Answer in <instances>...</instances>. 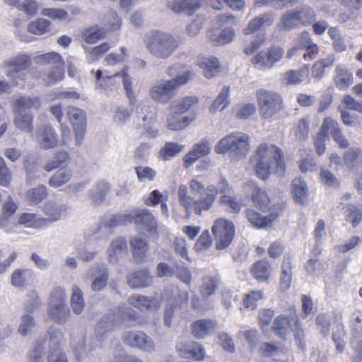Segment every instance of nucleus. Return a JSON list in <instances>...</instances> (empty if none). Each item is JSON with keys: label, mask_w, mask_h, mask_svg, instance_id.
<instances>
[{"label": "nucleus", "mask_w": 362, "mask_h": 362, "mask_svg": "<svg viewBox=\"0 0 362 362\" xmlns=\"http://www.w3.org/2000/svg\"><path fill=\"white\" fill-rule=\"evenodd\" d=\"M183 146L175 142H166L158 152V157L162 160H168L178 154Z\"/></svg>", "instance_id": "nucleus-49"}, {"label": "nucleus", "mask_w": 362, "mask_h": 362, "mask_svg": "<svg viewBox=\"0 0 362 362\" xmlns=\"http://www.w3.org/2000/svg\"><path fill=\"white\" fill-rule=\"evenodd\" d=\"M216 327V322L211 319H202L194 321L191 325L192 334L198 339L204 337L213 332Z\"/></svg>", "instance_id": "nucleus-22"}, {"label": "nucleus", "mask_w": 362, "mask_h": 362, "mask_svg": "<svg viewBox=\"0 0 362 362\" xmlns=\"http://www.w3.org/2000/svg\"><path fill=\"white\" fill-rule=\"evenodd\" d=\"M128 303L141 311L157 310L161 305V300L154 297L142 295H133L128 299Z\"/></svg>", "instance_id": "nucleus-17"}, {"label": "nucleus", "mask_w": 362, "mask_h": 362, "mask_svg": "<svg viewBox=\"0 0 362 362\" xmlns=\"http://www.w3.org/2000/svg\"><path fill=\"white\" fill-rule=\"evenodd\" d=\"M272 266L267 259L255 262L250 268V274L257 281H267L271 276Z\"/></svg>", "instance_id": "nucleus-23"}, {"label": "nucleus", "mask_w": 362, "mask_h": 362, "mask_svg": "<svg viewBox=\"0 0 362 362\" xmlns=\"http://www.w3.org/2000/svg\"><path fill=\"white\" fill-rule=\"evenodd\" d=\"M336 76L334 82L336 86L340 89H344L349 87L352 81V74L343 66L339 65L335 69Z\"/></svg>", "instance_id": "nucleus-41"}, {"label": "nucleus", "mask_w": 362, "mask_h": 362, "mask_svg": "<svg viewBox=\"0 0 362 362\" xmlns=\"http://www.w3.org/2000/svg\"><path fill=\"white\" fill-rule=\"evenodd\" d=\"M67 117L74 128L76 143L77 145H80L83 140L86 129L85 112L76 107H69Z\"/></svg>", "instance_id": "nucleus-12"}, {"label": "nucleus", "mask_w": 362, "mask_h": 362, "mask_svg": "<svg viewBox=\"0 0 362 362\" xmlns=\"http://www.w3.org/2000/svg\"><path fill=\"white\" fill-rule=\"evenodd\" d=\"M344 164L349 169L356 168L362 165V149L350 148L343 156Z\"/></svg>", "instance_id": "nucleus-37"}, {"label": "nucleus", "mask_w": 362, "mask_h": 362, "mask_svg": "<svg viewBox=\"0 0 362 362\" xmlns=\"http://www.w3.org/2000/svg\"><path fill=\"white\" fill-rule=\"evenodd\" d=\"M132 223L142 226L148 231L156 230L157 228L154 216L148 210L146 209L138 210L129 214L113 215L109 219L107 226L110 228H112Z\"/></svg>", "instance_id": "nucleus-6"}, {"label": "nucleus", "mask_w": 362, "mask_h": 362, "mask_svg": "<svg viewBox=\"0 0 362 362\" xmlns=\"http://www.w3.org/2000/svg\"><path fill=\"white\" fill-rule=\"evenodd\" d=\"M14 123L16 126L21 130L28 132L33 131V117L31 115H23L19 112L15 117Z\"/></svg>", "instance_id": "nucleus-57"}, {"label": "nucleus", "mask_w": 362, "mask_h": 362, "mask_svg": "<svg viewBox=\"0 0 362 362\" xmlns=\"http://www.w3.org/2000/svg\"><path fill=\"white\" fill-rule=\"evenodd\" d=\"M13 106L18 112L25 110H38L41 106V101L37 96L22 95L13 101Z\"/></svg>", "instance_id": "nucleus-30"}, {"label": "nucleus", "mask_w": 362, "mask_h": 362, "mask_svg": "<svg viewBox=\"0 0 362 362\" xmlns=\"http://www.w3.org/2000/svg\"><path fill=\"white\" fill-rule=\"evenodd\" d=\"M329 139V127H327L325 119L315 139V147L319 156H322L326 149V141Z\"/></svg>", "instance_id": "nucleus-45"}, {"label": "nucleus", "mask_w": 362, "mask_h": 362, "mask_svg": "<svg viewBox=\"0 0 362 362\" xmlns=\"http://www.w3.org/2000/svg\"><path fill=\"white\" fill-rule=\"evenodd\" d=\"M107 35V30L98 25H93L83 30L81 37L88 44H95L104 39Z\"/></svg>", "instance_id": "nucleus-34"}, {"label": "nucleus", "mask_w": 362, "mask_h": 362, "mask_svg": "<svg viewBox=\"0 0 362 362\" xmlns=\"http://www.w3.org/2000/svg\"><path fill=\"white\" fill-rule=\"evenodd\" d=\"M31 64V58L26 54H19L5 62V66L15 72L27 69Z\"/></svg>", "instance_id": "nucleus-39"}, {"label": "nucleus", "mask_w": 362, "mask_h": 362, "mask_svg": "<svg viewBox=\"0 0 362 362\" xmlns=\"http://www.w3.org/2000/svg\"><path fill=\"white\" fill-rule=\"evenodd\" d=\"M221 205L226 206L230 212L238 214L243 207V203L236 197L223 194L220 197Z\"/></svg>", "instance_id": "nucleus-54"}, {"label": "nucleus", "mask_w": 362, "mask_h": 362, "mask_svg": "<svg viewBox=\"0 0 362 362\" xmlns=\"http://www.w3.org/2000/svg\"><path fill=\"white\" fill-rule=\"evenodd\" d=\"M248 166L262 180H267L272 173L282 175L286 171L284 153L276 145L262 143L250 156Z\"/></svg>", "instance_id": "nucleus-3"}, {"label": "nucleus", "mask_w": 362, "mask_h": 362, "mask_svg": "<svg viewBox=\"0 0 362 362\" xmlns=\"http://www.w3.org/2000/svg\"><path fill=\"white\" fill-rule=\"evenodd\" d=\"M211 232L214 237L216 249L222 250L228 247L232 243L235 234V228L231 221L219 218L214 221Z\"/></svg>", "instance_id": "nucleus-9"}, {"label": "nucleus", "mask_w": 362, "mask_h": 362, "mask_svg": "<svg viewBox=\"0 0 362 362\" xmlns=\"http://www.w3.org/2000/svg\"><path fill=\"white\" fill-rule=\"evenodd\" d=\"M326 124L329 127V134H331L334 140L342 148H348L349 142L342 134L339 123L330 117L325 118Z\"/></svg>", "instance_id": "nucleus-32"}, {"label": "nucleus", "mask_w": 362, "mask_h": 362, "mask_svg": "<svg viewBox=\"0 0 362 362\" xmlns=\"http://www.w3.org/2000/svg\"><path fill=\"white\" fill-rule=\"evenodd\" d=\"M309 123L308 117H304L299 121L297 131H296V139L298 141H303L308 139L309 135Z\"/></svg>", "instance_id": "nucleus-64"}, {"label": "nucleus", "mask_w": 362, "mask_h": 362, "mask_svg": "<svg viewBox=\"0 0 362 362\" xmlns=\"http://www.w3.org/2000/svg\"><path fill=\"white\" fill-rule=\"evenodd\" d=\"M210 153V146L207 141H202L194 145L183 158V166L187 169L198 159L207 156Z\"/></svg>", "instance_id": "nucleus-20"}, {"label": "nucleus", "mask_w": 362, "mask_h": 362, "mask_svg": "<svg viewBox=\"0 0 362 362\" xmlns=\"http://www.w3.org/2000/svg\"><path fill=\"white\" fill-rule=\"evenodd\" d=\"M152 279L147 269L131 273L127 276L128 284L132 288L148 286Z\"/></svg>", "instance_id": "nucleus-27"}, {"label": "nucleus", "mask_w": 362, "mask_h": 362, "mask_svg": "<svg viewBox=\"0 0 362 362\" xmlns=\"http://www.w3.org/2000/svg\"><path fill=\"white\" fill-rule=\"evenodd\" d=\"M70 314L69 308L65 304V292L57 288L51 294L49 317L56 322L66 321Z\"/></svg>", "instance_id": "nucleus-11"}, {"label": "nucleus", "mask_w": 362, "mask_h": 362, "mask_svg": "<svg viewBox=\"0 0 362 362\" xmlns=\"http://www.w3.org/2000/svg\"><path fill=\"white\" fill-rule=\"evenodd\" d=\"M141 114L142 116V120L144 122V127L146 133L151 135L152 137H155L158 134L157 130H152L151 127L156 120V110L154 107H151L148 105H144L141 108Z\"/></svg>", "instance_id": "nucleus-28"}, {"label": "nucleus", "mask_w": 362, "mask_h": 362, "mask_svg": "<svg viewBox=\"0 0 362 362\" xmlns=\"http://www.w3.org/2000/svg\"><path fill=\"white\" fill-rule=\"evenodd\" d=\"M283 54L282 49L274 46L271 47L267 52H259L255 55L251 59V62L254 65H259L262 68H270L282 58Z\"/></svg>", "instance_id": "nucleus-16"}, {"label": "nucleus", "mask_w": 362, "mask_h": 362, "mask_svg": "<svg viewBox=\"0 0 362 362\" xmlns=\"http://www.w3.org/2000/svg\"><path fill=\"white\" fill-rule=\"evenodd\" d=\"M134 170L140 182L152 181L156 176V171L148 166H137Z\"/></svg>", "instance_id": "nucleus-60"}, {"label": "nucleus", "mask_w": 362, "mask_h": 362, "mask_svg": "<svg viewBox=\"0 0 362 362\" xmlns=\"http://www.w3.org/2000/svg\"><path fill=\"white\" fill-rule=\"evenodd\" d=\"M198 66L202 69L204 76L211 78L216 76L221 69L220 63L216 57H204L198 63Z\"/></svg>", "instance_id": "nucleus-29"}, {"label": "nucleus", "mask_w": 362, "mask_h": 362, "mask_svg": "<svg viewBox=\"0 0 362 362\" xmlns=\"http://www.w3.org/2000/svg\"><path fill=\"white\" fill-rule=\"evenodd\" d=\"M256 97L259 112L263 119H271L284 109L282 97L276 92L259 89Z\"/></svg>", "instance_id": "nucleus-7"}, {"label": "nucleus", "mask_w": 362, "mask_h": 362, "mask_svg": "<svg viewBox=\"0 0 362 362\" xmlns=\"http://www.w3.org/2000/svg\"><path fill=\"white\" fill-rule=\"evenodd\" d=\"M71 177V173L67 170H59L49 180L52 187H59L67 183Z\"/></svg>", "instance_id": "nucleus-53"}, {"label": "nucleus", "mask_w": 362, "mask_h": 362, "mask_svg": "<svg viewBox=\"0 0 362 362\" xmlns=\"http://www.w3.org/2000/svg\"><path fill=\"white\" fill-rule=\"evenodd\" d=\"M182 114L173 110L167 117V127L171 131H180L187 127L196 118V113L190 116H182Z\"/></svg>", "instance_id": "nucleus-19"}, {"label": "nucleus", "mask_w": 362, "mask_h": 362, "mask_svg": "<svg viewBox=\"0 0 362 362\" xmlns=\"http://www.w3.org/2000/svg\"><path fill=\"white\" fill-rule=\"evenodd\" d=\"M250 148V138L242 133H232L222 139L215 146L217 153H225L228 151L246 153Z\"/></svg>", "instance_id": "nucleus-10"}, {"label": "nucleus", "mask_w": 362, "mask_h": 362, "mask_svg": "<svg viewBox=\"0 0 362 362\" xmlns=\"http://www.w3.org/2000/svg\"><path fill=\"white\" fill-rule=\"evenodd\" d=\"M35 62L39 65H50L47 74V85L61 81L64 78L65 62L62 56L54 52L45 53L35 57Z\"/></svg>", "instance_id": "nucleus-8"}, {"label": "nucleus", "mask_w": 362, "mask_h": 362, "mask_svg": "<svg viewBox=\"0 0 362 362\" xmlns=\"http://www.w3.org/2000/svg\"><path fill=\"white\" fill-rule=\"evenodd\" d=\"M298 43L300 49H305V52L302 54L305 61L312 60L316 57L317 54V47L310 38V34L303 32L298 37Z\"/></svg>", "instance_id": "nucleus-26"}, {"label": "nucleus", "mask_w": 362, "mask_h": 362, "mask_svg": "<svg viewBox=\"0 0 362 362\" xmlns=\"http://www.w3.org/2000/svg\"><path fill=\"white\" fill-rule=\"evenodd\" d=\"M272 21L273 20L270 15L267 13L262 14L249 22L247 28L244 30V33L245 35H250L259 30L263 26L271 25Z\"/></svg>", "instance_id": "nucleus-40"}, {"label": "nucleus", "mask_w": 362, "mask_h": 362, "mask_svg": "<svg viewBox=\"0 0 362 362\" xmlns=\"http://www.w3.org/2000/svg\"><path fill=\"white\" fill-rule=\"evenodd\" d=\"M221 283V279L218 275H208L202 278V284L199 286V293L201 296L207 298L214 295Z\"/></svg>", "instance_id": "nucleus-24"}, {"label": "nucleus", "mask_w": 362, "mask_h": 362, "mask_svg": "<svg viewBox=\"0 0 362 362\" xmlns=\"http://www.w3.org/2000/svg\"><path fill=\"white\" fill-rule=\"evenodd\" d=\"M50 25V21L39 18L28 24V30L30 33L42 35L49 30Z\"/></svg>", "instance_id": "nucleus-51"}, {"label": "nucleus", "mask_w": 362, "mask_h": 362, "mask_svg": "<svg viewBox=\"0 0 362 362\" xmlns=\"http://www.w3.org/2000/svg\"><path fill=\"white\" fill-rule=\"evenodd\" d=\"M296 203L305 206L309 203L308 197V187L305 181L298 180V184H296Z\"/></svg>", "instance_id": "nucleus-58"}, {"label": "nucleus", "mask_w": 362, "mask_h": 362, "mask_svg": "<svg viewBox=\"0 0 362 362\" xmlns=\"http://www.w3.org/2000/svg\"><path fill=\"white\" fill-rule=\"evenodd\" d=\"M70 160L69 155L66 151H58L55 153L54 158L48 161L44 166L45 170L50 172L60 167L67 165Z\"/></svg>", "instance_id": "nucleus-46"}, {"label": "nucleus", "mask_w": 362, "mask_h": 362, "mask_svg": "<svg viewBox=\"0 0 362 362\" xmlns=\"http://www.w3.org/2000/svg\"><path fill=\"white\" fill-rule=\"evenodd\" d=\"M185 66L182 64H175L170 66L167 71L168 76L176 75L175 77L153 86L149 90L151 98L161 103L168 102L173 97L175 90L187 84L194 76V73L192 71H185Z\"/></svg>", "instance_id": "nucleus-4"}, {"label": "nucleus", "mask_w": 362, "mask_h": 362, "mask_svg": "<svg viewBox=\"0 0 362 362\" xmlns=\"http://www.w3.org/2000/svg\"><path fill=\"white\" fill-rule=\"evenodd\" d=\"M144 42L151 54L161 59L169 57L180 45V42L171 34L159 30L146 33Z\"/></svg>", "instance_id": "nucleus-5"}, {"label": "nucleus", "mask_w": 362, "mask_h": 362, "mask_svg": "<svg viewBox=\"0 0 362 362\" xmlns=\"http://www.w3.org/2000/svg\"><path fill=\"white\" fill-rule=\"evenodd\" d=\"M291 329V318L285 315L278 316L272 326L274 332L283 339H286Z\"/></svg>", "instance_id": "nucleus-42"}, {"label": "nucleus", "mask_w": 362, "mask_h": 362, "mask_svg": "<svg viewBox=\"0 0 362 362\" xmlns=\"http://www.w3.org/2000/svg\"><path fill=\"white\" fill-rule=\"evenodd\" d=\"M229 86H224L209 107L211 113L223 110L228 104Z\"/></svg>", "instance_id": "nucleus-50"}, {"label": "nucleus", "mask_w": 362, "mask_h": 362, "mask_svg": "<svg viewBox=\"0 0 362 362\" xmlns=\"http://www.w3.org/2000/svg\"><path fill=\"white\" fill-rule=\"evenodd\" d=\"M315 18V12L310 6H301L296 8V26L311 25Z\"/></svg>", "instance_id": "nucleus-33"}, {"label": "nucleus", "mask_w": 362, "mask_h": 362, "mask_svg": "<svg viewBox=\"0 0 362 362\" xmlns=\"http://www.w3.org/2000/svg\"><path fill=\"white\" fill-rule=\"evenodd\" d=\"M71 305L73 311L76 313H81L84 307V301L81 290L77 286L73 287V293L71 298Z\"/></svg>", "instance_id": "nucleus-55"}, {"label": "nucleus", "mask_w": 362, "mask_h": 362, "mask_svg": "<svg viewBox=\"0 0 362 362\" xmlns=\"http://www.w3.org/2000/svg\"><path fill=\"white\" fill-rule=\"evenodd\" d=\"M315 322L320 333L324 337H327L329 334L332 325L331 316L325 313H320L316 317Z\"/></svg>", "instance_id": "nucleus-56"}, {"label": "nucleus", "mask_w": 362, "mask_h": 362, "mask_svg": "<svg viewBox=\"0 0 362 362\" xmlns=\"http://www.w3.org/2000/svg\"><path fill=\"white\" fill-rule=\"evenodd\" d=\"M48 192L47 187L40 185L31 188L26 192V199L32 204H37L42 202L47 197Z\"/></svg>", "instance_id": "nucleus-47"}, {"label": "nucleus", "mask_w": 362, "mask_h": 362, "mask_svg": "<svg viewBox=\"0 0 362 362\" xmlns=\"http://www.w3.org/2000/svg\"><path fill=\"white\" fill-rule=\"evenodd\" d=\"M292 260L291 257H285L282 263L280 288L286 291L289 288L292 281Z\"/></svg>", "instance_id": "nucleus-43"}, {"label": "nucleus", "mask_w": 362, "mask_h": 362, "mask_svg": "<svg viewBox=\"0 0 362 362\" xmlns=\"http://www.w3.org/2000/svg\"><path fill=\"white\" fill-rule=\"evenodd\" d=\"M34 278L33 272L29 269H16L11 277V284L18 288L25 286Z\"/></svg>", "instance_id": "nucleus-36"}, {"label": "nucleus", "mask_w": 362, "mask_h": 362, "mask_svg": "<svg viewBox=\"0 0 362 362\" xmlns=\"http://www.w3.org/2000/svg\"><path fill=\"white\" fill-rule=\"evenodd\" d=\"M165 296L166 307L164 313V322L167 327H170L175 310L187 307L189 294L187 291H180L177 295L165 293Z\"/></svg>", "instance_id": "nucleus-13"}, {"label": "nucleus", "mask_w": 362, "mask_h": 362, "mask_svg": "<svg viewBox=\"0 0 362 362\" xmlns=\"http://www.w3.org/2000/svg\"><path fill=\"white\" fill-rule=\"evenodd\" d=\"M37 140L41 148H53L57 146V134L50 126L42 127L37 132Z\"/></svg>", "instance_id": "nucleus-21"}, {"label": "nucleus", "mask_w": 362, "mask_h": 362, "mask_svg": "<svg viewBox=\"0 0 362 362\" xmlns=\"http://www.w3.org/2000/svg\"><path fill=\"white\" fill-rule=\"evenodd\" d=\"M177 349L180 356L187 358L190 354L193 358L201 361L204 358L205 353L202 346L198 343L193 342L190 345L180 343L177 346Z\"/></svg>", "instance_id": "nucleus-25"}, {"label": "nucleus", "mask_w": 362, "mask_h": 362, "mask_svg": "<svg viewBox=\"0 0 362 362\" xmlns=\"http://www.w3.org/2000/svg\"><path fill=\"white\" fill-rule=\"evenodd\" d=\"M12 180V173L2 157H0V185L8 187Z\"/></svg>", "instance_id": "nucleus-62"}, {"label": "nucleus", "mask_w": 362, "mask_h": 362, "mask_svg": "<svg viewBox=\"0 0 362 362\" xmlns=\"http://www.w3.org/2000/svg\"><path fill=\"white\" fill-rule=\"evenodd\" d=\"M220 189L214 185L205 187L203 182L193 178L189 181V187L192 193L198 194L199 198L194 199L189 194L186 185H180L177 189L178 203L185 212V216L189 217L192 214L201 216L203 212L209 211L214 205L218 193H225L230 189L226 179L220 182Z\"/></svg>", "instance_id": "nucleus-1"}, {"label": "nucleus", "mask_w": 362, "mask_h": 362, "mask_svg": "<svg viewBox=\"0 0 362 362\" xmlns=\"http://www.w3.org/2000/svg\"><path fill=\"white\" fill-rule=\"evenodd\" d=\"M123 341L132 347H136L146 351L154 350V343L151 338L143 332H129L123 336Z\"/></svg>", "instance_id": "nucleus-15"}, {"label": "nucleus", "mask_w": 362, "mask_h": 362, "mask_svg": "<svg viewBox=\"0 0 362 362\" xmlns=\"http://www.w3.org/2000/svg\"><path fill=\"white\" fill-rule=\"evenodd\" d=\"M129 67L125 66L120 71L116 72L111 76H105L103 77V72L101 70H98L95 74V79L97 81H100V86L101 88H105L108 86L109 82L115 77H122L124 88L126 91L128 98L130 100V103H133L135 96L132 90V83L131 78L128 74Z\"/></svg>", "instance_id": "nucleus-14"}, {"label": "nucleus", "mask_w": 362, "mask_h": 362, "mask_svg": "<svg viewBox=\"0 0 362 362\" xmlns=\"http://www.w3.org/2000/svg\"><path fill=\"white\" fill-rule=\"evenodd\" d=\"M199 98L196 95L183 97L171 106L172 110H175L180 114H185L189 110H194L199 104Z\"/></svg>", "instance_id": "nucleus-38"}, {"label": "nucleus", "mask_w": 362, "mask_h": 362, "mask_svg": "<svg viewBox=\"0 0 362 362\" xmlns=\"http://www.w3.org/2000/svg\"><path fill=\"white\" fill-rule=\"evenodd\" d=\"M18 223L26 228H41L46 225L47 219L34 213L24 212L19 216Z\"/></svg>", "instance_id": "nucleus-35"}, {"label": "nucleus", "mask_w": 362, "mask_h": 362, "mask_svg": "<svg viewBox=\"0 0 362 362\" xmlns=\"http://www.w3.org/2000/svg\"><path fill=\"white\" fill-rule=\"evenodd\" d=\"M346 221L354 227L357 226L362 221V210L354 205L346 206Z\"/></svg>", "instance_id": "nucleus-59"}, {"label": "nucleus", "mask_w": 362, "mask_h": 362, "mask_svg": "<svg viewBox=\"0 0 362 362\" xmlns=\"http://www.w3.org/2000/svg\"><path fill=\"white\" fill-rule=\"evenodd\" d=\"M203 2L204 0H169L168 7L175 13L192 15L202 7Z\"/></svg>", "instance_id": "nucleus-18"}, {"label": "nucleus", "mask_w": 362, "mask_h": 362, "mask_svg": "<svg viewBox=\"0 0 362 362\" xmlns=\"http://www.w3.org/2000/svg\"><path fill=\"white\" fill-rule=\"evenodd\" d=\"M97 274L92 282L91 289L93 291H98L104 288L109 279L108 271L104 267H98L95 269V273H93L92 276Z\"/></svg>", "instance_id": "nucleus-48"}, {"label": "nucleus", "mask_w": 362, "mask_h": 362, "mask_svg": "<svg viewBox=\"0 0 362 362\" xmlns=\"http://www.w3.org/2000/svg\"><path fill=\"white\" fill-rule=\"evenodd\" d=\"M247 199L256 209L262 213L268 212L267 215L263 216L255 209L247 208L245 209L246 218L253 227L257 229L271 227L285 207V204L283 203L272 204L268 192L257 185L251 187Z\"/></svg>", "instance_id": "nucleus-2"}, {"label": "nucleus", "mask_w": 362, "mask_h": 362, "mask_svg": "<svg viewBox=\"0 0 362 362\" xmlns=\"http://www.w3.org/2000/svg\"><path fill=\"white\" fill-rule=\"evenodd\" d=\"M130 245L134 260L137 263L144 262L148 247L147 242L141 238L134 237L131 239Z\"/></svg>", "instance_id": "nucleus-31"}, {"label": "nucleus", "mask_w": 362, "mask_h": 362, "mask_svg": "<svg viewBox=\"0 0 362 362\" xmlns=\"http://www.w3.org/2000/svg\"><path fill=\"white\" fill-rule=\"evenodd\" d=\"M264 293L261 290H253L245 294L243 298L244 307L250 310H255L257 307V302L263 298Z\"/></svg>", "instance_id": "nucleus-52"}, {"label": "nucleus", "mask_w": 362, "mask_h": 362, "mask_svg": "<svg viewBox=\"0 0 362 362\" xmlns=\"http://www.w3.org/2000/svg\"><path fill=\"white\" fill-rule=\"evenodd\" d=\"M41 14L52 20L64 21L68 18V13L63 8H43L41 11Z\"/></svg>", "instance_id": "nucleus-61"}, {"label": "nucleus", "mask_w": 362, "mask_h": 362, "mask_svg": "<svg viewBox=\"0 0 362 362\" xmlns=\"http://www.w3.org/2000/svg\"><path fill=\"white\" fill-rule=\"evenodd\" d=\"M45 214L47 216V221H54L59 220L62 214L63 210L61 207L52 203H48L44 208Z\"/></svg>", "instance_id": "nucleus-63"}, {"label": "nucleus", "mask_w": 362, "mask_h": 362, "mask_svg": "<svg viewBox=\"0 0 362 362\" xmlns=\"http://www.w3.org/2000/svg\"><path fill=\"white\" fill-rule=\"evenodd\" d=\"M235 37V31L233 28H227L223 29L218 35L211 31L209 34V39L214 45L220 46L230 43Z\"/></svg>", "instance_id": "nucleus-44"}]
</instances>
